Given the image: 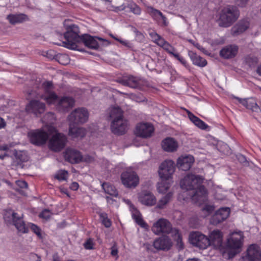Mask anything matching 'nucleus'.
Wrapping results in <instances>:
<instances>
[{
  "mask_svg": "<svg viewBox=\"0 0 261 261\" xmlns=\"http://www.w3.org/2000/svg\"><path fill=\"white\" fill-rule=\"evenodd\" d=\"M189 119L198 128L205 130L208 127V125L202 120L188 110H186Z\"/></svg>",
  "mask_w": 261,
  "mask_h": 261,
  "instance_id": "obj_34",
  "label": "nucleus"
},
{
  "mask_svg": "<svg viewBox=\"0 0 261 261\" xmlns=\"http://www.w3.org/2000/svg\"><path fill=\"white\" fill-rule=\"evenodd\" d=\"M203 178L199 175L188 174L181 180L180 185L181 188L185 190L179 195V198L186 200L189 198L195 202L201 203L206 200L207 192L204 186L201 184Z\"/></svg>",
  "mask_w": 261,
  "mask_h": 261,
  "instance_id": "obj_1",
  "label": "nucleus"
},
{
  "mask_svg": "<svg viewBox=\"0 0 261 261\" xmlns=\"http://www.w3.org/2000/svg\"><path fill=\"white\" fill-rule=\"evenodd\" d=\"M108 113L112 120H116L123 117V111L118 107L110 108L108 110Z\"/></svg>",
  "mask_w": 261,
  "mask_h": 261,
  "instance_id": "obj_36",
  "label": "nucleus"
},
{
  "mask_svg": "<svg viewBox=\"0 0 261 261\" xmlns=\"http://www.w3.org/2000/svg\"><path fill=\"white\" fill-rule=\"evenodd\" d=\"M86 134V129L81 127H77L73 124H70L69 135L72 138H83Z\"/></svg>",
  "mask_w": 261,
  "mask_h": 261,
  "instance_id": "obj_32",
  "label": "nucleus"
},
{
  "mask_svg": "<svg viewBox=\"0 0 261 261\" xmlns=\"http://www.w3.org/2000/svg\"><path fill=\"white\" fill-rule=\"evenodd\" d=\"M42 122L45 123L44 125L53 126L51 124L55 121V117L54 113L48 112L46 113L42 119Z\"/></svg>",
  "mask_w": 261,
  "mask_h": 261,
  "instance_id": "obj_41",
  "label": "nucleus"
},
{
  "mask_svg": "<svg viewBox=\"0 0 261 261\" xmlns=\"http://www.w3.org/2000/svg\"><path fill=\"white\" fill-rule=\"evenodd\" d=\"M54 261H60V260L58 256H54Z\"/></svg>",
  "mask_w": 261,
  "mask_h": 261,
  "instance_id": "obj_64",
  "label": "nucleus"
},
{
  "mask_svg": "<svg viewBox=\"0 0 261 261\" xmlns=\"http://www.w3.org/2000/svg\"><path fill=\"white\" fill-rule=\"evenodd\" d=\"M51 214L52 213L49 210L45 209L39 214V217L44 219L48 220L50 218Z\"/></svg>",
  "mask_w": 261,
  "mask_h": 261,
  "instance_id": "obj_49",
  "label": "nucleus"
},
{
  "mask_svg": "<svg viewBox=\"0 0 261 261\" xmlns=\"http://www.w3.org/2000/svg\"><path fill=\"white\" fill-rule=\"evenodd\" d=\"M235 98L247 109H250L254 112H258L261 110L255 100L253 98L242 99L239 97H235Z\"/></svg>",
  "mask_w": 261,
  "mask_h": 261,
  "instance_id": "obj_29",
  "label": "nucleus"
},
{
  "mask_svg": "<svg viewBox=\"0 0 261 261\" xmlns=\"http://www.w3.org/2000/svg\"><path fill=\"white\" fill-rule=\"evenodd\" d=\"M214 210V206L212 205H206L203 208V211H206L208 214L212 212Z\"/></svg>",
  "mask_w": 261,
  "mask_h": 261,
  "instance_id": "obj_55",
  "label": "nucleus"
},
{
  "mask_svg": "<svg viewBox=\"0 0 261 261\" xmlns=\"http://www.w3.org/2000/svg\"><path fill=\"white\" fill-rule=\"evenodd\" d=\"M16 183L21 188H27L28 187V184L24 180H17Z\"/></svg>",
  "mask_w": 261,
  "mask_h": 261,
  "instance_id": "obj_54",
  "label": "nucleus"
},
{
  "mask_svg": "<svg viewBox=\"0 0 261 261\" xmlns=\"http://www.w3.org/2000/svg\"><path fill=\"white\" fill-rule=\"evenodd\" d=\"M163 149L167 152H174L178 148L177 142L172 138H167L163 140L162 143Z\"/></svg>",
  "mask_w": 261,
  "mask_h": 261,
  "instance_id": "obj_30",
  "label": "nucleus"
},
{
  "mask_svg": "<svg viewBox=\"0 0 261 261\" xmlns=\"http://www.w3.org/2000/svg\"><path fill=\"white\" fill-rule=\"evenodd\" d=\"M64 27L66 29L64 33L65 40L63 46L73 50H79L78 44L83 43L86 46L93 49H97L99 44L96 38L88 35H80V30L77 25L70 23L69 20H65Z\"/></svg>",
  "mask_w": 261,
  "mask_h": 261,
  "instance_id": "obj_2",
  "label": "nucleus"
},
{
  "mask_svg": "<svg viewBox=\"0 0 261 261\" xmlns=\"http://www.w3.org/2000/svg\"><path fill=\"white\" fill-rule=\"evenodd\" d=\"M70 188L72 190H73V191H76L79 188V184L77 182H73L70 186Z\"/></svg>",
  "mask_w": 261,
  "mask_h": 261,
  "instance_id": "obj_56",
  "label": "nucleus"
},
{
  "mask_svg": "<svg viewBox=\"0 0 261 261\" xmlns=\"http://www.w3.org/2000/svg\"><path fill=\"white\" fill-rule=\"evenodd\" d=\"M151 16L154 19H159L160 16H162V13L156 9H152L151 11L150 12Z\"/></svg>",
  "mask_w": 261,
  "mask_h": 261,
  "instance_id": "obj_52",
  "label": "nucleus"
},
{
  "mask_svg": "<svg viewBox=\"0 0 261 261\" xmlns=\"http://www.w3.org/2000/svg\"><path fill=\"white\" fill-rule=\"evenodd\" d=\"M153 245L158 250L167 251L171 248L172 243L168 237L162 236L155 240Z\"/></svg>",
  "mask_w": 261,
  "mask_h": 261,
  "instance_id": "obj_21",
  "label": "nucleus"
},
{
  "mask_svg": "<svg viewBox=\"0 0 261 261\" xmlns=\"http://www.w3.org/2000/svg\"><path fill=\"white\" fill-rule=\"evenodd\" d=\"M101 186L106 193L114 197L118 195V192L114 186L107 182H103Z\"/></svg>",
  "mask_w": 261,
  "mask_h": 261,
  "instance_id": "obj_39",
  "label": "nucleus"
},
{
  "mask_svg": "<svg viewBox=\"0 0 261 261\" xmlns=\"http://www.w3.org/2000/svg\"><path fill=\"white\" fill-rule=\"evenodd\" d=\"M244 61L249 67L255 66L258 62V59L253 56H247L244 59Z\"/></svg>",
  "mask_w": 261,
  "mask_h": 261,
  "instance_id": "obj_42",
  "label": "nucleus"
},
{
  "mask_svg": "<svg viewBox=\"0 0 261 261\" xmlns=\"http://www.w3.org/2000/svg\"><path fill=\"white\" fill-rule=\"evenodd\" d=\"M121 179L123 185L129 188H135L139 182V177L133 171H126L121 174Z\"/></svg>",
  "mask_w": 261,
  "mask_h": 261,
  "instance_id": "obj_14",
  "label": "nucleus"
},
{
  "mask_svg": "<svg viewBox=\"0 0 261 261\" xmlns=\"http://www.w3.org/2000/svg\"><path fill=\"white\" fill-rule=\"evenodd\" d=\"M149 35L153 42L162 47L171 56L176 51V49L173 46L155 31H152L150 32Z\"/></svg>",
  "mask_w": 261,
  "mask_h": 261,
  "instance_id": "obj_13",
  "label": "nucleus"
},
{
  "mask_svg": "<svg viewBox=\"0 0 261 261\" xmlns=\"http://www.w3.org/2000/svg\"><path fill=\"white\" fill-rule=\"evenodd\" d=\"M160 18L162 19V23L164 26H167L168 25V22L167 21V19L165 17V16L163 15V14H162V16H160Z\"/></svg>",
  "mask_w": 261,
  "mask_h": 261,
  "instance_id": "obj_59",
  "label": "nucleus"
},
{
  "mask_svg": "<svg viewBox=\"0 0 261 261\" xmlns=\"http://www.w3.org/2000/svg\"><path fill=\"white\" fill-rule=\"evenodd\" d=\"M240 12L236 7L227 6L223 8L218 20L219 25L222 27H229L239 17Z\"/></svg>",
  "mask_w": 261,
  "mask_h": 261,
  "instance_id": "obj_6",
  "label": "nucleus"
},
{
  "mask_svg": "<svg viewBox=\"0 0 261 261\" xmlns=\"http://www.w3.org/2000/svg\"><path fill=\"white\" fill-rule=\"evenodd\" d=\"M154 129L153 126L150 123H140L137 125L135 133L138 137L147 138L152 135Z\"/></svg>",
  "mask_w": 261,
  "mask_h": 261,
  "instance_id": "obj_15",
  "label": "nucleus"
},
{
  "mask_svg": "<svg viewBox=\"0 0 261 261\" xmlns=\"http://www.w3.org/2000/svg\"><path fill=\"white\" fill-rule=\"evenodd\" d=\"M74 100L71 97H63L58 100L56 106L57 109L60 111H66L74 105Z\"/></svg>",
  "mask_w": 261,
  "mask_h": 261,
  "instance_id": "obj_25",
  "label": "nucleus"
},
{
  "mask_svg": "<svg viewBox=\"0 0 261 261\" xmlns=\"http://www.w3.org/2000/svg\"><path fill=\"white\" fill-rule=\"evenodd\" d=\"M68 177V172L65 170H59L55 175V177L59 180H66Z\"/></svg>",
  "mask_w": 261,
  "mask_h": 261,
  "instance_id": "obj_44",
  "label": "nucleus"
},
{
  "mask_svg": "<svg viewBox=\"0 0 261 261\" xmlns=\"http://www.w3.org/2000/svg\"><path fill=\"white\" fill-rule=\"evenodd\" d=\"M8 149L7 145L0 146V159H3L7 155Z\"/></svg>",
  "mask_w": 261,
  "mask_h": 261,
  "instance_id": "obj_50",
  "label": "nucleus"
},
{
  "mask_svg": "<svg viewBox=\"0 0 261 261\" xmlns=\"http://www.w3.org/2000/svg\"><path fill=\"white\" fill-rule=\"evenodd\" d=\"M120 83L125 86H127L133 88H141L142 84V81L136 77L128 76L123 77L120 81Z\"/></svg>",
  "mask_w": 261,
  "mask_h": 261,
  "instance_id": "obj_28",
  "label": "nucleus"
},
{
  "mask_svg": "<svg viewBox=\"0 0 261 261\" xmlns=\"http://www.w3.org/2000/svg\"><path fill=\"white\" fill-rule=\"evenodd\" d=\"M187 261H199L198 259L193 258H189Z\"/></svg>",
  "mask_w": 261,
  "mask_h": 261,
  "instance_id": "obj_63",
  "label": "nucleus"
},
{
  "mask_svg": "<svg viewBox=\"0 0 261 261\" xmlns=\"http://www.w3.org/2000/svg\"><path fill=\"white\" fill-rule=\"evenodd\" d=\"M172 196V193L169 192L166 195L160 199L158 202L156 207L160 209L164 208L167 203L170 201Z\"/></svg>",
  "mask_w": 261,
  "mask_h": 261,
  "instance_id": "obj_40",
  "label": "nucleus"
},
{
  "mask_svg": "<svg viewBox=\"0 0 261 261\" xmlns=\"http://www.w3.org/2000/svg\"><path fill=\"white\" fill-rule=\"evenodd\" d=\"M207 238L210 246H213L215 248H219L222 246L223 234L220 230L216 229L212 231Z\"/></svg>",
  "mask_w": 261,
  "mask_h": 261,
  "instance_id": "obj_19",
  "label": "nucleus"
},
{
  "mask_svg": "<svg viewBox=\"0 0 261 261\" xmlns=\"http://www.w3.org/2000/svg\"><path fill=\"white\" fill-rule=\"evenodd\" d=\"M5 221L9 224L12 223L15 225L18 231L21 233H27L28 231L24 222L20 216H18L17 213L11 210L6 211L4 215Z\"/></svg>",
  "mask_w": 261,
  "mask_h": 261,
  "instance_id": "obj_8",
  "label": "nucleus"
},
{
  "mask_svg": "<svg viewBox=\"0 0 261 261\" xmlns=\"http://www.w3.org/2000/svg\"><path fill=\"white\" fill-rule=\"evenodd\" d=\"M111 129L114 134L122 135L125 134L128 129V122L124 117L116 120H112Z\"/></svg>",
  "mask_w": 261,
  "mask_h": 261,
  "instance_id": "obj_16",
  "label": "nucleus"
},
{
  "mask_svg": "<svg viewBox=\"0 0 261 261\" xmlns=\"http://www.w3.org/2000/svg\"><path fill=\"white\" fill-rule=\"evenodd\" d=\"M89 118V112L84 108H79L73 111L68 116V120L73 123H84Z\"/></svg>",
  "mask_w": 261,
  "mask_h": 261,
  "instance_id": "obj_11",
  "label": "nucleus"
},
{
  "mask_svg": "<svg viewBox=\"0 0 261 261\" xmlns=\"http://www.w3.org/2000/svg\"><path fill=\"white\" fill-rule=\"evenodd\" d=\"M36 86L28 94L29 98H41L46 101L48 105H54L58 100V95L52 91L53 88L51 82H44L41 85Z\"/></svg>",
  "mask_w": 261,
  "mask_h": 261,
  "instance_id": "obj_3",
  "label": "nucleus"
},
{
  "mask_svg": "<svg viewBox=\"0 0 261 261\" xmlns=\"http://www.w3.org/2000/svg\"><path fill=\"white\" fill-rule=\"evenodd\" d=\"M242 259L249 261H256L261 259V252L259 248L256 245H251L247 251V255L242 257Z\"/></svg>",
  "mask_w": 261,
  "mask_h": 261,
  "instance_id": "obj_23",
  "label": "nucleus"
},
{
  "mask_svg": "<svg viewBox=\"0 0 261 261\" xmlns=\"http://www.w3.org/2000/svg\"><path fill=\"white\" fill-rule=\"evenodd\" d=\"M238 46L236 45H229L224 47L220 51V55L224 59L234 58L238 52Z\"/></svg>",
  "mask_w": 261,
  "mask_h": 261,
  "instance_id": "obj_26",
  "label": "nucleus"
},
{
  "mask_svg": "<svg viewBox=\"0 0 261 261\" xmlns=\"http://www.w3.org/2000/svg\"><path fill=\"white\" fill-rule=\"evenodd\" d=\"M118 253V250L116 248H112V251H111V254L113 256H116L117 255Z\"/></svg>",
  "mask_w": 261,
  "mask_h": 261,
  "instance_id": "obj_61",
  "label": "nucleus"
},
{
  "mask_svg": "<svg viewBox=\"0 0 261 261\" xmlns=\"http://www.w3.org/2000/svg\"><path fill=\"white\" fill-rule=\"evenodd\" d=\"M256 72L258 75L261 76V64L258 66L256 69Z\"/></svg>",
  "mask_w": 261,
  "mask_h": 261,
  "instance_id": "obj_62",
  "label": "nucleus"
},
{
  "mask_svg": "<svg viewBox=\"0 0 261 261\" xmlns=\"http://www.w3.org/2000/svg\"><path fill=\"white\" fill-rule=\"evenodd\" d=\"M229 207H222L217 211L212 216L210 220V223L214 225H217L225 221L230 215Z\"/></svg>",
  "mask_w": 261,
  "mask_h": 261,
  "instance_id": "obj_17",
  "label": "nucleus"
},
{
  "mask_svg": "<svg viewBox=\"0 0 261 261\" xmlns=\"http://www.w3.org/2000/svg\"><path fill=\"white\" fill-rule=\"evenodd\" d=\"M189 241L194 246L204 249L210 246L207 237L199 231H193L189 235Z\"/></svg>",
  "mask_w": 261,
  "mask_h": 261,
  "instance_id": "obj_10",
  "label": "nucleus"
},
{
  "mask_svg": "<svg viewBox=\"0 0 261 261\" xmlns=\"http://www.w3.org/2000/svg\"><path fill=\"white\" fill-rule=\"evenodd\" d=\"M58 58L59 62L61 64L66 65L69 63V57L66 55L60 54Z\"/></svg>",
  "mask_w": 261,
  "mask_h": 261,
  "instance_id": "obj_46",
  "label": "nucleus"
},
{
  "mask_svg": "<svg viewBox=\"0 0 261 261\" xmlns=\"http://www.w3.org/2000/svg\"><path fill=\"white\" fill-rule=\"evenodd\" d=\"M102 223L107 228H109L111 226V222L109 219L108 218L107 214L102 213L100 215Z\"/></svg>",
  "mask_w": 261,
  "mask_h": 261,
  "instance_id": "obj_45",
  "label": "nucleus"
},
{
  "mask_svg": "<svg viewBox=\"0 0 261 261\" xmlns=\"http://www.w3.org/2000/svg\"><path fill=\"white\" fill-rule=\"evenodd\" d=\"M189 56L193 64L201 67H203L207 65L206 60L197 54L191 52L189 53Z\"/></svg>",
  "mask_w": 261,
  "mask_h": 261,
  "instance_id": "obj_37",
  "label": "nucleus"
},
{
  "mask_svg": "<svg viewBox=\"0 0 261 261\" xmlns=\"http://www.w3.org/2000/svg\"><path fill=\"white\" fill-rule=\"evenodd\" d=\"M49 141V148L55 151H59L65 146L67 138L66 136L61 133H55Z\"/></svg>",
  "mask_w": 261,
  "mask_h": 261,
  "instance_id": "obj_12",
  "label": "nucleus"
},
{
  "mask_svg": "<svg viewBox=\"0 0 261 261\" xmlns=\"http://www.w3.org/2000/svg\"><path fill=\"white\" fill-rule=\"evenodd\" d=\"M189 119L198 128L205 130L208 127V125L202 120L188 110H186Z\"/></svg>",
  "mask_w": 261,
  "mask_h": 261,
  "instance_id": "obj_35",
  "label": "nucleus"
},
{
  "mask_svg": "<svg viewBox=\"0 0 261 261\" xmlns=\"http://www.w3.org/2000/svg\"><path fill=\"white\" fill-rule=\"evenodd\" d=\"M247 1V0H238L237 4L239 6L243 7L246 6Z\"/></svg>",
  "mask_w": 261,
  "mask_h": 261,
  "instance_id": "obj_57",
  "label": "nucleus"
},
{
  "mask_svg": "<svg viewBox=\"0 0 261 261\" xmlns=\"http://www.w3.org/2000/svg\"><path fill=\"white\" fill-rule=\"evenodd\" d=\"M112 37L116 40L119 41L120 43H121L123 45L129 48H131L133 47V44L132 43H130L129 41L126 40H123L120 38H118L117 37H115L112 35Z\"/></svg>",
  "mask_w": 261,
  "mask_h": 261,
  "instance_id": "obj_48",
  "label": "nucleus"
},
{
  "mask_svg": "<svg viewBox=\"0 0 261 261\" xmlns=\"http://www.w3.org/2000/svg\"><path fill=\"white\" fill-rule=\"evenodd\" d=\"M139 201L143 204L152 206L156 203V198L154 195L148 191H143L139 194Z\"/></svg>",
  "mask_w": 261,
  "mask_h": 261,
  "instance_id": "obj_22",
  "label": "nucleus"
},
{
  "mask_svg": "<svg viewBox=\"0 0 261 261\" xmlns=\"http://www.w3.org/2000/svg\"><path fill=\"white\" fill-rule=\"evenodd\" d=\"M172 56L178 60L184 66L187 67L188 66L186 59L183 57L180 56L177 51L174 52Z\"/></svg>",
  "mask_w": 261,
  "mask_h": 261,
  "instance_id": "obj_47",
  "label": "nucleus"
},
{
  "mask_svg": "<svg viewBox=\"0 0 261 261\" xmlns=\"http://www.w3.org/2000/svg\"><path fill=\"white\" fill-rule=\"evenodd\" d=\"M194 162V159L191 155H181L177 160V167L183 171H188Z\"/></svg>",
  "mask_w": 261,
  "mask_h": 261,
  "instance_id": "obj_20",
  "label": "nucleus"
},
{
  "mask_svg": "<svg viewBox=\"0 0 261 261\" xmlns=\"http://www.w3.org/2000/svg\"><path fill=\"white\" fill-rule=\"evenodd\" d=\"M249 22L247 19L240 20L231 28V34L236 36L242 34L249 28Z\"/></svg>",
  "mask_w": 261,
  "mask_h": 261,
  "instance_id": "obj_27",
  "label": "nucleus"
},
{
  "mask_svg": "<svg viewBox=\"0 0 261 261\" xmlns=\"http://www.w3.org/2000/svg\"><path fill=\"white\" fill-rule=\"evenodd\" d=\"M56 132L53 126L43 125L40 129H35L28 133V137L31 143L37 146H41L46 143L49 135Z\"/></svg>",
  "mask_w": 261,
  "mask_h": 261,
  "instance_id": "obj_5",
  "label": "nucleus"
},
{
  "mask_svg": "<svg viewBox=\"0 0 261 261\" xmlns=\"http://www.w3.org/2000/svg\"><path fill=\"white\" fill-rule=\"evenodd\" d=\"M7 19L12 24L22 23L28 20V17L24 14H10L7 17Z\"/></svg>",
  "mask_w": 261,
  "mask_h": 261,
  "instance_id": "obj_33",
  "label": "nucleus"
},
{
  "mask_svg": "<svg viewBox=\"0 0 261 261\" xmlns=\"http://www.w3.org/2000/svg\"><path fill=\"white\" fill-rule=\"evenodd\" d=\"M6 126V122L5 120L0 117V129L4 128Z\"/></svg>",
  "mask_w": 261,
  "mask_h": 261,
  "instance_id": "obj_60",
  "label": "nucleus"
},
{
  "mask_svg": "<svg viewBox=\"0 0 261 261\" xmlns=\"http://www.w3.org/2000/svg\"><path fill=\"white\" fill-rule=\"evenodd\" d=\"M127 8H129L130 12L135 15H140L141 13V10L140 8L135 3H130L127 6Z\"/></svg>",
  "mask_w": 261,
  "mask_h": 261,
  "instance_id": "obj_43",
  "label": "nucleus"
},
{
  "mask_svg": "<svg viewBox=\"0 0 261 261\" xmlns=\"http://www.w3.org/2000/svg\"><path fill=\"white\" fill-rule=\"evenodd\" d=\"M151 230L156 235L162 233H172V236L176 241L177 245L180 249L184 248V244L182 242V238L179 230L176 228L172 229L170 222L164 218H160L152 225Z\"/></svg>",
  "mask_w": 261,
  "mask_h": 261,
  "instance_id": "obj_4",
  "label": "nucleus"
},
{
  "mask_svg": "<svg viewBox=\"0 0 261 261\" xmlns=\"http://www.w3.org/2000/svg\"><path fill=\"white\" fill-rule=\"evenodd\" d=\"M171 179L170 180H163L161 179V181L158 182L157 185V189L159 193H166L171 186Z\"/></svg>",
  "mask_w": 261,
  "mask_h": 261,
  "instance_id": "obj_38",
  "label": "nucleus"
},
{
  "mask_svg": "<svg viewBox=\"0 0 261 261\" xmlns=\"http://www.w3.org/2000/svg\"><path fill=\"white\" fill-rule=\"evenodd\" d=\"M45 105L44 103L36 99L31 100L25 107V110L28 113H31L38 116L43 113L45 111Z\"/></svg>",
  "mask_w": 261,
  "mask_h": 261,
  "instance_id": "obj_18",
  "label": "nucleus"
},
{
  "mask_svg": "<svg viewBox=\"0 0 261 261\" xmlns=\"http://www.w3.org/2000/svg\"><path fill=\"white\" fill-rule=\"evenodd\" d=\"M64 157L71 163H78L83 161V156L81 152L75 149L68 148L64 153Z\"/></svg>",
  "mask_w": 261,
  "mask_h": 261,
  "instance_id": "obj_24",
  "label": "nucleus"
},
{
  "mask_svg": "<svg viewBox=\"0 0 261 261\" xmlns=\"http://www.w3.org/2000/svg\"><path fill=\"white\" fill-rule=\"evenodd\" d=\"M130 211L132 213V218L141 227L147 229L148 225L142 218L140 213L133 204L130 205Z\"/></svg>",
  "mask_w": 261,
  "mask_h": 261,
  "instance_id": "obj_31",
  "label": "nucleus"
},
{
  "mask_svg": "<svg viewBox=\"0 0 261 261\" xmlns=\"http://www.w3.org/2000/svg\"><path fill=\"white\" fill-rule=\"evenodd\" d=\"M174 162L170 160H165L161 163L159 168L158 173L160 179L170 180L175 172Z\"/></svg>",
  "mask_w": 261,
  "mask_h": 261,
  "instance_id": "obj_9",
  "label": "nucleus"
},
{
  "mask_svg": "<svg viewBox=\"0 0 261 261\" xmlns=\"http://www.w3.org/2000/svg\"><path fill=\"white\" fill-rule=\"evenodd\" d=\"M84 247L86 249H92L93 248V242L92 239H89L84 243Z\"/></svg>",
  "mask_w": 261,
  "mask_h": 261,
  "instance_id": "obj_53",
  "label": "nucleus"
},
{
  "mask_svg": "<svg viewBox=\"0 0 261 261\" xmlns=\"http://www.w3.org/2000/svg\"><path fill=\"white\" fill-rule=\"evenodd\" d=\"M94 159L93 157H91L89 155H87L85 158H83V160H84L85 162L90 163L93 161Z\"/></svg>",
  "mask_w": 261,
  "mask_h": 261,
  "instance_id": "obj_58",
  "label": "nucleus"
},
{
  "mask_svg": "<svg viewBox=\"0 0 261 261\" xmlns=\"http://www.w3.org/2000/svg\"><path fill=\"white\" fill-rule=\"evenodd\" d=\"M30 227L31 229V230L35 233L38 236L40 237L41 236V230L39 228V227H38L37 225L30 223Z\"/></svg>",
  "mask_w": 261,
  "mask_h": 261,
  "instance_id": "obj_51",
  "label": "nucleus"
},
{
  "mask_svg": "<svg viewBox=\"0 0 261 261\" xmlns=\"http://www.w3.org/2000/svg\"><path fill=\"white\" fill-rule=\"evenodd\" d=\"M243 234L242 231L233 232L228 237L226 244V252L230 258L240 252L243 244Z\"/></svg>",
  "mask_w": 261,
  "mask_h": 261,
  "instance_id": "obj_7",
  "label": "nucleus"
}]
</instances>
